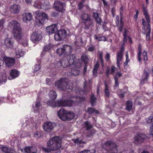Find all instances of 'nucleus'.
I'll use <instances>...</instances> for the list:
<instances>
[{"label":"nucleus","instance_id":"1","mask_svg":"<svg viewBox=\"0 0 153 153\" xmlns=\"http://www.w3.org/2000/svg\"><path fill=\"white\" fill-rule=\"evenodd\" d=\"M75 56L74 54L65 56L61 60V66L63 68L70 66L69 71L70 75L77 76L80 73L79 68L81 66V61L79 59L74 60Z\"/></svg>","mask_w":153,"mask_h":153},{"label":"nucleus","instance_id":"2","mask_svg":"<svg viewBox=\"0 0 153 153\" xmlns=\"http://www.w3.org/2000/svg\"><path fill=\"white\" fill-rule=\"evenodd\" d=\"M8 25L10 27L13 28L14 36L17 41L24 46H27V39L23 36L20 24L16 21H12L9 23Z\"/></svg>","mask_w":153,"mask_h":153},{"label":"nucleus","instance_id":"3","mask_svg":"<svg viewBox=\"0 0 153 153\" xmlns=\"http://www.w3.org/2000/svg\"><path fill=\"white\" fill-rule=\"evenodd\" d=\"M62 138L56 136L52 137L47 142V148L43 147V149L45 152H49L59 149L61 147Z\"/></svg>","mask_w":153,"mask_h":153},{"label":"nucleus","instance_id":"4","mask_svg":"<svg viewBox=\"0 0 153 153\" xmlns=\"http://www.w3.org/2000/svg\"><path fill=\"white\" fill-rule=\"evenodd\" d=\"M72 93H73L72 94L74 95V94H77V95H76L75 97L77 98V99H79V100H77V102L75 101V100H74V102L73 101V100H64V99H62V100H63L64 101H65V103H68V104H72V105L70 106H75L76 105L79 104V103H80L82 101H84L85 100V99L83 98H81L80 97L78 96H76L78 94H80L81 95L83 94L84 92L82 91L81 90V89H78L77 88L76 90L75 91H72Z\"/></svg>","mask_w":153,"mask_h":153},{"label":"nucleus","instance_id":"5","mask_svg":"<svg viewBox=\"0 0 153 153\" xmlns=\"http://www.w3.org/2000/svg\"><path fill=\"white\" fill-rule=\"evenodd\" d=\"M59 117L63 120H71L76 118V115L73 112H68L63 108L61 109L58 112Z\"/></svg>","mask_w":153,"mask_h":153},{"label":"nucleus","instance_id":"6","mask_svg":"<svg viewBox=\"0 0 153 153\" xmlns=\"http://www.w3.org/2000/svg\"><path fill=\"white\" fill-rule=\"evenodd\" d=\"M35 14L36 22L37 23V24L39 26L40 25L43 24L48 20L47 15L43 12L38 10L36 12Z\"/></svg>","mask_w":153,"mask_h":153},{"label":"nucleus","instance_id":"7","mask_svg":"<svg viewBox=\"0 0 153 153\" xmlns=\"http://www.w3.org/2000/svg\"><path fill=\"white\" fill-rule=\"evenodd\" d=\"M72 84L71 82L67 83L64 80L60 79L55 82V86L61 90H64L66 89H69L71 91L72 88Z\"/></svg>","mask_w":153,"mask_h":153},{"label":"nucleus","instance_id":"8","mask_svg":"<svg viewBox=\"0 0 153 153\" xmlns=\"http://www.w3.org/2000/svg\"><path fill=\"white\" fill-rule=\"evenodd\" d=\"M34 6L35 7L45 10H48L51 7L49 2L45 0H37L35 2Z\"/></svg>","mask_w":153,"mask_h":153},{"label":"nucleus","instance_id":"9","mask_svg":"<svg viewBox=\"0 0 153 153\" xmlns=\"http://www.w3.org/2000/svg\"><path fill=\"white\" fill-rule=\"evenodd\" d=\"M65 102V101L61 100L56 101H48L47 103L48 105L52 107H64L72 105V104H68Z\"/></svg>","mask_w":153,"mask_h":153},{"label":"nucleus","instance_id":"10","mask_svg":"<svg viewBox=\"0 0 153 153\" xmlns=\"http://www.w3.org/2000/svg\"><path fill=\"white\" fill-rule=\"evenodd\" d=\"M42 38V32L40 31L33 32L31 36V40L34 44L38 43Z\"/></svg>","mask_w":153,"mask_h":153},{"label":"nucleus","instance_id":"11","mask_svg":"<svg viewBox=\"0 0 153 153\" xmlns=\"http://www.w3.org/2000/svg\"><path fill=\"white\" fill-rule=\"evenodd\" d=\"M67 33L65 30H61L56 33L54 35V38L56 40L60 41L64 39L67 36Z\"/></svg>","mask_w":153,"mask_h":153},{"label":"nucleus","instance_id":"12","mask_svg":"<svg viewBox=\"0 0 153 153\" xmlns=\"http://www.w3.org/2000/svg\"><path fill=\"white\" fill-rule=\"evenodd\" d=\"M143 13L145 16V17L148 23L147 27L146 30L147 33L146 34V39L147 40H149L150 39V26L149 24V23L150 22V19L147 13L146 9L145 8H143Z\"/></svg>","mask_w":153,"mask_h":153},{"label":"nucleus","instance_id":"13","mask_svg":"<svg viewBox=\"0 0 153 153\" xmlns=\"http://www.w3.org/2000/svg\"><path fill=\"white\" fill-rule=\"evenodd\" d=\"M103 147H105L106 148L108 147L110 148L111 149L110 150L111 153H120L118 152L117 145L111 141H108L105 143Z\"/></svg>","mask_w":153,"mask_h":153},{"label":"nucleus","instance_id":"14","mask_svg":"<svg viewBox=\"0 0 153 153\" xmlns=\"http://www.w3.org/2000/svg\"><path fill=\"white\" fill-rule=\"evenodd\" d=\"M81 18L82 22L85 24L86 26H87L88 28L92 25L91 16L88 14L83 13L82 14Z\"/></svg>","mask_w":153,"mask_h":153},{"label":"nucleus","instance_id":"15","mask_svg":"<svg viewBox=\"0 0 153 153\" xmlns=\"http://www.w3.org/2000/svg\"><path fill=\"white\" fill-rule=\"evenodd\" d=\"M65 3H62L57 1L54 2L53 7L56 10L59 11L63 12L65 10Z\"/></svg>","mask_w":153,"mask_h":153},{"label":"nucleus","instance_id":"16","mask_svg":"<svg viewBox=\"0 0 153 153\" xmlns=\"http://www.w3.org/2000/svg\"><path fill=\"white\" fill-rule=\"evenodd\" d=\"M146 137L145 135L140 133L137 134L134 137V143L137 144L141 143Z\"/></svg>","mask_w":153,"mask_h":153},{"label":"nucleus","instance_id":"17","mask_svg":"<svg viewBox=\"0 0 153 153\" xmlns=\"http://www.w3.org/2000/svg\"><path fill=\"white\" fill-rule=\"evenodd\" d=\"M20 74V72L18 70L15 69L11 70L10 72L8 79L10 80L15 79L18 77Z\"/></svg>","mask_w":153,"mask_h":153},{"label":"nucleus","instance_id":"18","mask_svg":"<svg viewBox=\"0 0 153 153\" xmlns=\"http://www.w3.org/2000/svg\"><path fill=\"white\" fill-rule=\"evenodd\" d=\"M57 25L53 24L46 28V32L49 35L53 33L57 30Z\"/></svg>","mask_w":153,"mask_h":153},{"label":"nucleus","instance_id":"19","mask_svg":"<svg viewBox=\"0 0 153 153\" xmlns=\"http://www.w3.org/2000/svg\"><path fill=\"white\" fill-rule=\"evenodd\" d=\"M43 127L45 131H49L53 129V124L49 122H45L43 125Z\"/></svg>","mask_w":153,"mask_h":153},{"label":"nucleus","instance_id":"20","mask_svg":"<svg viewBox=\"0 0 153 153\" xmlns=\"http://www.w3.org/2000/svg\"><path fill=\"white\" fill-rule=\"evenodd\" d=\"M42 105L39 101H36L32 105V110L34 113H38L42 108Z\"/></svg>","mask_w":153,"mask_h":153},{"label":"nucleus","instance_id":"21","mask_svg":"<svg viewBox=\"0 0 153 153\" xmlns=\"http://www.w3.org/2000/svg\"><path fill=\"white\" fill-rule=\"evenodd\" d=\"M4 59L7 66L10 67L14 64L15 60L13 58L6 57L4 58Z\"/></svg>","mask_w":153,"mask_h":153},{"label":"nucleus","instance_id":"22","mask_svg":"<svg viewBox=\"0 0 153 153\" xmlns=\"http://www.w3.org/2000/svg\"><path fill=\"white\" fill-rule=\"evenodd\" d=\"M63 47L65 54V56L71 55H69V54L72 52L73 51L71 46L69 45H63Z\"/></svg>","mask_w":153,"mask_h":153},{"label":"nucleus","instance_id":"23","mask_svg":"<svg viewBox=\"0 0 153 153\" xmlns=\"http://www.w3.org/2000/svg\"><path fill=\"white\" fill-rule=\"evenodd\" d=\"M22 16L23 20L24 22H29L32 18V15L30 13L23 14Z\"/></svg>","mask_w":153,"mask_h":153},{"label":"nucleus","instance_id":"24","mask_svg":"<svg viewBox=\"0 0 153 153\" xmlns=\"http://www.w3.org/2000/svg\"><path fill=\"white\" fill-rule=\"evenodd\" d=\"M20 5L17 4H14L10 8V11L11 12L13 13H18L20 10Z\"/></svg>","mask_w":153,"mask_h":153},{"label":"nucleus","instance_id":"25","mask_svg":"<svg viewBox=\"0 0 153 153\" xmlns=\"http://www.w3.org/2000/svg\"><path fill=\"white\" fill-rule=\"evenodd\" d=\"M123 57V51L122 50L119 52L117 55V65L118 68H120V65Z\"/></svg>","mask_w":153,"mask_h":153},{"label":"nucleus","instance_id":"26","mask_svg":"<svg viewBox=\"0 0 153 153\" xmlns=\"http://www.w3.org/2000/svg\"><path fill=\"white\" fill-rule=\"evenodd\" d=\"M4 44L6 47L8 48H11L13 46V42L11 38H7L4 41Z\"/></svg>","mask_w":153,"mask_h":153},{"label":"nucleus","instance_id":"27","mask_svg":"<svg viewBox=\"0 0 153 153\" xmlns=\"http://www.w3.org/2000/svg\"><path fill=\"white\" fill-rule=\"evenodd\" d=\"M1 151L5 153H14V150L12 148L9 149L8 147L4 146L0 147V151Z\"/></svg>","mask_w":153,"mask_h":153},{"label":"nucleus","instance_id":"28","mask_svg":"<svg viewBox=\"0 0 153 153\" xmlns=\"http://www.w3.org/2000/svg\"><path fill=\"white\" fill-rule=\"evenodd\" d=\"M119 17L118 16H117L116 17V25L119 27V30L120 31H121L122 30V28L123 26V22L122 19L120 20V24H119Z\"/></svg>","mask_w":153,"mask_h":153},{"label":"nucleus","instance_id":"29","mask_svg":"<svg viewBox=\"0 0 153 153\" xmlns=\"http://www.w3.org/2000/svg\"><path fill=\"white\" fill-rule=\"evenodd\" d=\"M24 55V52L22 51L21 48H17L16 49V58H19L23 56Z\"/></svg>","mask_w":153,"mask_h":153},{"label":"nucleus","instance_id":"30","mask_svg":"<svg viewBox=\"0 0 153 153\" xmlns=\"http://www.w3.org/2000/svg\"><path fill=\"white\" fill-rule=\"evenodd\" d=\"M52 45L51 44H48L46 45L43 49V51L41 56H42L45 54V51H49L52 48Z\"/></svg>","mask_w":153,"mask_h":153},{"label":"nucleus","instance_id":"31","mask_svg":"<svg viewBox=\"0 0 153 153\" xmlns=\"http://www.w3.org/2000/svg\"><path fill=\"white\" fill-rule=\"evenodd\" d=\"M148 122L152 124L150 127V131L152 135L153 134V114L149 117Z\"/></svg>","mask_w":153,"mask_h":153},{"label":"nucleus","instance_id":"32","mask_svg":"<svg viewBox=\"0 0 153 153\" xmlns=\"http://www.w3.org/2000/svg\"><path fill=\"white\" fill-rule=\"evenodd\" d=\"M122 75V74L120 72H117L116 73V75L114 78L115 81V85L114 87L115 88H116L117 87H118L119 86V83L118 82V79L117 77H120Z\"/></svg>","mask_w":153,"mask_h":153},{"label":"nucleus","instance_id":"33","mask_svg":"<svg viewBox=\"0 0 153 153\" xmlns=\"http://www.w3.org/2000/svg\"><path fill=\"white\" fill-rule=\"evenodd\" d=\"M63 46L58 48L56 50L57 54L59 56L64 55H65V53Z\"/></svg>","mask_w":153,"mask_h":153},{"label":"nucleus","instance_id":"34","mask_svg":"<svg viewBox=\"0 0 153 153\" xmlns=\"http://www.w3.org/2000/svg\"><path fill=\"white\" fill-rule=\"evenodd\" d=\"M57 94L55 91H51L49 94V96L52 100H55L57 97Z\"/></svg>","mask_w":153,"mask_h":153},{"label":"nucleus","instance_id":"35","mask_svg":"<svg viewBox=\"0 0 153 153\" xmlns=\"http://www.w3.org/2000/svg\"><path fill=\"white\" fill-rule=\"evenodd\" d=\"M50 66L51 67L54 68H58L61 66V64L60 61L59 62L57 61H55L54 63H51Z\"/></svg>","mask_w":153,"mask_h":153},{"label":"nucleus","instance_id":"36","mask_svg":"<svg viewBox=\"0 0 153 153\" xmlns=\"http://www.w3.org/2000/svg\"><path fill=\"white\" fill-rule=\"evenodd\" d=\"M93 17L98 23L100 24L101 23L102 21L101 19L99 17L98 13H94L93 14Z\"/></svg>","mask_w":153,"mask_h":153},{"label":"nucleus","instance_id":"37","mask_svg":"<svg viewBox=\"0 0 153 153\" xmlns=\"http://www.w3.org/2000/svg\"><path fill=\"white\" fill-rule=\"evenodd\" d=\"M99 67V64L98 62H97L95 65L94 69L93 71V76H96L97 75V71Z\"/></svg>","mask_w":153,"mask_h":153},{"label":"nucleus","instance_id":"38","mask_svg":"<svg viewBox=\"0 0 153 153\" xmlns=\"http://www.w3.org/2000/svg\"><path fill=\"white\" fill-rule=\"evenodd\" d=\"M81 59L85 64V66L84 70V73H85L86 71L87 68L86 65V63L87 62V59L86 56H82L81 57Z\"/></svg>","mask_w":153,"mask_h":153},{"label":"nucleus","instance_id":"39","mask_svg":"<svg viewBox=\"0 0 153 153\" xmlns=\"http://www.w3.org/2000/svg\"><path fill=\"white\" fill-rule=\"evenodd\" d=\"M31 150H33V149H30V147H27L24 150L21 149V151L22 152L24 151L26 153H33L35 152L31 151Z\"/></svg>","mask_w":153,"mask_h":153},{"label":"nucleus","instance_id":"40","mask_svg":"<svg viewBox=\"0 0 153 153\" xmlns=\"http://www.w3.org/2000/svg\"><path fill=\"white\" fill-rule=\"evenodd\" d=\"M32 135L34 137L38 138L41 136V133L36 130H34L33 133Z\"/></svg>","mask_w":153,"mask_h":153},{"label":"nucleus","instance_id":"41","mask_svg":"<svg viewBox=\"0 0 153 153\" xmlns=\"http://www.w3.org/2000/svg\"><path fill=\"white\" fill-rule=\"evenodd\" d=\"M105 91L106 96L107 97H108L110 95L109 91L108 89V86L106 83L105 84Z\"/></svg>","mask_w":153,"mask_h":153},{"label":"nucleus","instance_id":"42","mask_svg":"<svg viewBox=\"0 0 153 153\" xmlns=\"http://www.w3.org/2000/svg\"><path fill=\"white\" fill-rule=\"evenodd\" d=\"M96 98L94 97V95L92 94L91 97V104L92 106H93L94 105V103L96 102Z\"/></svg>","mask_w":153,"mask_h":153},{"label":"nucleus","instance_id":"43","mask_svg":"<svg viewBox=\"0 0 153 153\" xmlns=\"http://www.w3.org/2000/svg\"><path fill=\"white\" fill-rule=\"evenodd\" d=\"M88 112L89 114H92L94 113H95L97 114L99 113V112L98 111L94 110L93 108H88Z\"/></svg>","mask_w":153,"mask_h":153},{"label":"nucleus","instance_id":"44","mask_svg":"<svg viewBox=\"0 0 153 153\" xmlns=\"http://www.w3.org/2000/svg\"><path fill=\"white\" fill-rule=\"evenodd\" d=\"M132 102L130 101H128L127 102L126 109L130 111L132 108Z\"/></svg>","mask_w":153,"mask_h":153},{"label":"nucleus","instance_id":"45","mask_svg":"<svg viewBox=\"0 0 153 153\" xmlns=\"http://www.w3.org/2000/svg\"><path fill=\"white\" fill-rule=\"evenodd\" d=\"M1 79H0V81L5 82L7 80V75L6 74H3L1 76Z\"/></svg>","mask_w":153,"mask_h":153},{"label":"nucleus","instance_id":"46","mask_svg":"<svg viewBox=\"0 0 153 153\" xmlns=\"http://www.w3.org/2000/svg\"><path fill=\"white\" fill-rule=\"evenodd\" d=\"M94 38L95 39H97L99 41H105L106 40V37L105 36L98 37L96 36H95Z\"/></svg>","mask_w":153,"mask_h":153},{"label":"nucleus","instance_id":"47","mask_svg":"<svg viewBox=\"0 0 153 153\" xmlns=\"http://www.w3.org/2000/svg\"><path fill=\"white\" fill-rule=\"evenodd\" d=\"M149 74L147 72H145L143 74L142 77V81L143 80H145L147 79L148 78L149 76Z\"/></svg>","mask_w":153,"mask_h":153},{"label":"nucleus","instance_id":"48","mask_svg":"<svg viewBox=\"0 0 153 153\" xmlns=\"http://www.w3.org/2000/svg\"><path fill=\"white\" fill-rule=\"evenodd\" d=\"M126 61L124 63V65L125 66L127 65L129 61V59L128 58V52L127 51L126 52Z\"/></svg>","mask_w":153,"mask_h":153},{"label":"nucleus","instance_id":"49","mask_svg":"<svg viewBox=\"0 0 153 153\" xmlns=\"http://www.w3.org/2000/svg\"><path fill=\"white\" fill-rule=\"evenodd\" d=\"M143 60L144 61H146L148 60V58L147 56V52L144 51L143 53Z\"/></svg>","mask_w":153,"mask_h":153},{"label":"nucleus","instance_id":"50","mask_svg":"<svg viewBox=\"0 0 153 153\" xmlns=\"http://www.w3.org/2000/svg\"><path fill=\"white\" fill-rule=\"evenodd\" d=\"M41 68V66L39 64H37L35 65L33 68L34 71H38Z\"/></svg>","mask_w":153,"mask_h":153},{"label":"nucleus","instance_id":"51","mask_svg":"<svg viewBox=\"0 0 153 153\" xmlns=\"http://www.w3.org/2000/svg\"><path fill=\"white\" fill-rule=\"evenodd\" d=\"M95 151L94 150H85L82 151L79 153H94Z\"/></svg>","mask_w":153,"mask_h":153},{"label":"nucleus","instance_id":"52","mask_svg":"<svg viewBox=\"0 0 153 153\" xmlns=\"http://www.w3.org/2000/svg\"><path fill=\"white\" fill-rule=\"evenodd\" d=\"M139 52H138L137 57H138V61L139 62H140L141 60V59L140 57L141 55V49H140V46H139Z\"/></svg>","mask_w":153,"mask_h":153},{"label":"nucleus","instance_id":"53","mask_svg":"<svg viewBox=\"0 0 153 153\" xmlns=\"http://www.w3.org/2000/svg\"><path fill=\"white\" fill-rule=\"evenodd\" d=\"M75 143L77 144H79L83 142L81 139L79 138H77L75 140H73Z\"/></svg>","mask_w":153,"mask_h":153},{"label":"nucleus","instance_id":"54","mask_svg":"<svg viewBox=\"0 0 153 153\" xmlns=\"http://www.w3.org/2000/svg\"><path fill=\"white\" fill-rule=\"evenodd\" d=\"M85 124L86 127V129L87 130H88L90 129L92 126L89 125V123L88 121H86L85 123Z\"/></svg>","mask_w":153,"mask_h":153},{"label":"nucleus","instance_id":"55","mask_svg":"<svg viewBox=\"0 0 153 153\" xmlns=\"http://www.w3.org/2000/svg\"><path fill=\"white\" fill-rule=\"evenodd\" d=\"M127 31L126 29L125 30V32L123 33V36L124 37V42H126L127 40Z\"/></svg>","mask_w":153,"mask_h":153},{"label":"nucleus","instance_id":"56","mask_svg":"<svg viewBox=\"0 0 153 153\" xmlns=\"http://www.w3.org/2000/svg\"><path fill=\"white\" fill-rule=\"evenodd\" d=\"M99 54L100 58V59L101 60V62L102 63V65H103V60L102 59V53L101 52H99Z\"/></svg>","mask_w":153,"mask_h":153},{"label":"nucleus","instance_id":"57","mask_svg":"<svg viewBox=\"0 0 153 153\" xmlns=\"http://www.w3.org/2000/svg\"><path fill=\"white\" fill-rule=\"evenodd\" d=\"M82 40H81V39H80L79 41L75 42L74 43L76 45L79 46L80 45L82 44Z\"/></svg>","mask_w":153,"mask_h":153},{"label":"nucleus","instance_id":"58","mask_svg":"<svg viewBox=\"0 0 153 153\" xmlns=\"http://www.w3.org/2000/svg\"><path fill=\"white\" fill-rule=\"evenodd\" d=\"M117 69V68H115L114 66H112L110 73L113 74L114 72V71L116 70Z\"/></svg>","mask_w":153,"mask_h":153},{"label":"nucleus","instance_id":"59","mask_svg":"<svg viewBox=\"0 0 153 153\" xmlns=\"http://www.w3.org/2000/svg\"><path fill=\"white\" fill-rule=\"evenodd\" d=\"M121 91V90H119V91H118L117 93H118V95H119V96L120 97L122 98L123 97L124 95V94L125 93H122V94H120L119 93V92Z\"/></svg>","mask_w":153,"mask_h":153},{"label":"nucleus","instance_id":"60","mask_svg":"<svg viewBox=\"0 0 153 153\" xmlns=\"http://www.w3.org/2000/svg\"><path fill=\"white\" fill-rule=\"evenodd\" d=\"M110 55L108 53H107L105 56V59L106 61H108V60L110 59Z\"/></svg>","mask_w":153,"mask_h":153},{"label":"nucleus","instance_id":"61","mask_svg":"<svg viewBox=\"0 0 153 153\" xmlns=\"http://www.w3.org/2000/svg\"><path fill=\"white\" fill-rule=\"evenodd\" d=\"M52 82L51 79H48V78H46V82L47 84H50Z\"/></svg>","mask_w":153,"mask_h":153},{"label":"nucleus","instance_id":"62","mask_svg":"<svg viewBox=\"0 0 153 153\" xmlns=\"http://www.w3.org/2000/svg\"><path fill=\"white\" fill-rule=\"evenodd\" d=\"M32 148H33V150H31V151L35 152H34L33 153H36V151H37L36 149L34 147H30V149H32Z\"/></svg>","mask_w":153,"mask_h":153},{"label":"nucleus","instance_id":"63","mask_svg":"<svg viewBox=\"0 0 153 153\" xmlns=\"http://www.w3.org/2000/svg\"><path fill=\"white\" fill-rule=\"evenodd\" d=\"M83 5V4L82 3V2H81L80 3H79L78 4V7H79V9H81V8H82V7Z\"/></svg>","mask_w":153,"mask_h":153},{"label":"nucleus","instance_id":"64","mask_svg":"<svg viewBox=\"0 0 153 153\" xmlns=\"http://www.w3.org/2000/svg\"><path fill=\"white\" fill-rule=\"evenodd\" d=\"M26 2L29 4H31L32 2V1L31 0H25Z\"/></svg>","mask_w":153,"mask_h":153}]
</instances>
